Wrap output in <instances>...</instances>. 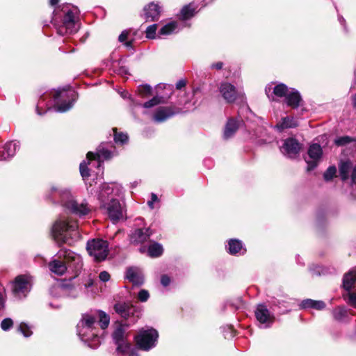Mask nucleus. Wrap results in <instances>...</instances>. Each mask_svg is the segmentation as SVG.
I'll list each match as a JSON object with an SVG mask.
<instances>
[{"label": "nucleus", "instance_id": "7ed1b4c3", "mask_svg": "<svg viewBox=\"0 0 356 356\" xmlns=\"http://www.w3.org/2000/svg\"><path fill=\"white\" fill-rule=\"evenodd\" d=\"M77 228L76 222L59 219L53 225L52 236L58 244L70 243V239L76 240L80 237Z\"/></svg>", "mask_w": 356, "mask_h": 356}, {"label": "nucleus", "instance_id": "473e14b6", "mask_svg": "<svg viewBox=\"0 0 356 356\" xmlns=\"http://www.w3.org/2000/svg\"><path fill=\"white\" fill-rule=\"evenodd\" d=\"M195 8L191 4L185 6L181 10L180 16L182 19H188L192 17L195 13Z\"/></svg>", "mask_w": 356, "mask_h": 356}, {"label": "nucleus", "instance_id": "f704fd0d", "mask_svg": "<svg viewBox=\"0 0 356 356\" xmlns=\"http://www.w3.org/2000/svg\"><path fill=\"white\" fill-rule=\"evenodd\" d=\"M165 102L164 98L163 97L156 96L154 97L152 99L146 102L143 104V107L146 108H152L158 104H163Z\"/></svg>", "mask_w": 356, "mask_h": 356}, {"label": "nucleus", "instance_id": "bb28decb", "mask_svg": "<svg viewBox=\"0 0 356 356\" xmlns=\"http://www.w3.org/2000/svg\"><path fill=\"white\" fill-rule=\"evenodd\" d=\"M229 252L232 254H235L238 252L243 254L245 252V249L243 248L242 243L237 239H231L229 243Z\"/></svg>", "mask_w": 356, "mask_h": 356}, {"label": "nucleus", "instance_id": "423d86ee", "mask_svg": "<svg viewBox=\"0 0 356 356\" xmlns=\"http://www.w3.org/2000/svg\"><path fill=\"white\" fill-rule=\"evenodd\" d=\"M59 195L63 206L74 214L82 216L87 215L91 210L86 202H78L74 200L67 190L60 191Z\"/></svg>", "mask_w": 356, "mask_h": 356}, {"label": "nucleus", "instance_id": "4d7b16f0", "mask_svg": "<svg viewBox=\"0 0 356 356\" xmlns=\"http://www.w3.org/2000/svg\"><path fill=\"white\" fill-rule=\"evenodd\" d=\"M125 45H126L127 47H131V41H129V42H127L125 43Z\"/></svg>", "mask_w": 356, "mask_h": 356}, {"label": "nucleus", "instance_id": "5fc2aeb1", "mask_svg": "<svg viewBox=\"0 0 356 356\" xmlns=\"http://www.w3.org/2000/svg\"><path fill=\"white\" fill-rule=\"evenodd\" d=\"M270 90H271V88L270 86L266 87L265 89L266 93L268 96L269 98H270V96H269L268 93L270 92Z\"/></svg>", "mask_w": 356, "mask_h": 356}, {"label": "nucleus", "instance_id": "dca6fc26", "mask_svg": "<svg viewBox=\"0 0 356 356\" xmlns=\"http://www.w3.org/2000/svg\"><path fill=\"white\" fill-rule=\"evenodd\" d=\"M301 149L300 144L294 138H288L281 148L282 152L290 158L296 156Z\"/></svg>", "mask_w": 356, "mask_h": 356}, {"label": "nucleus", "instance_id": "6e6d98bb", "mask_svg": "<svg viewBox=\"0 0 356 356\" xmlns=\"http://www.w3.org/2000/svg\"><path fill=\"white\" fill-rule=\"evenodd\" d=\"M353 103L354 107L356 108V94L353 97Z\"/></svg>", "mask_w": 356, "mask_h": 356}, {"label": "nucleus", "instance_id": "c03bdc74", "mask_svg": "<svg viewBox=\"0 0 356 356\" xmlns=\"http://www.w3.org/2000/svg\"><path fill=\"white\" fill-rule=\"evenodd\" d=\"M99 277L102 282H107L110 279V275L106 271H102L99 273Z\"/></svg>", "mask_w": 356, "mask_h": 356}, {"label": "nucleus", "instance_id": "cd10ccee", "mask_svg": "<svg viewBox=\"0 0 356 356\" xmlns=\"http://www.w3.org/2000/svg\"><path fill=\"white\" fill-rule=\"evenodd\" d=\"M238 128V123L234 119H229L225 126L224 131V137L225 138H230Z\"/></svg>", "mask_w": 356, "mask_h": 356}, {"label": "nucleus", "instance_id": "2f4dec72", "mask_svg": "<svg viewBox=\"0 0 356 356\" xmlns=\"http://www.w3.org/2000/svg\"><path fill=\"white\" fill-rule=\"evenodd\" d=\"M290 88H289L284 83H280L275 86L273 88V94L278 97H285L288 94Z\"/></svg>", "mask_w": 356, "mask_h": 356}, {"label": "nucleus", "instance_id": "9d476101", "mask_svg": "<svg viewBox=\"0 0 356 356\" xmlns=\"http://www.w3.org/2000/svg\"><path fill=\"white\" fill-rule=\"evenodd\" d=\"M108 248V243L102 239H92L87 243V250L96 261H102L106 258Z\"/></svg>", "mask_w": 356, "mask_h": 356}, {"label": "nucleus", "instance_id": "603ef678", "mask_svg": "<svg viewBox=\"0 0 356 356\" xmlns=\"http://www.w3.org/2000/svg\"><path fill=\"white\" fill-rule=\"evenodd\" d=\"M3 307H4V298H3L2 293L0 292V311L3 308Z\"/></svg>", "mask_w": 356, "mask_h": 356}, {"label": "nucleus", "instance_id": "864d4df0", "mask_svg": "<svg viewBox=\"0 0 356 356\" xmlns=\"http://www.w3.org/2000/svg\"><path fill=\"white\" fill-rule=\"evenodd\" d=\"M59 0H50V4L51 6H55L58 3Z\"/></svg>", "mask_w": 356, "mask_h": 356}, {"label": "nucleus", "instance_id": "bf43d9fd", "mask_svg": "<svg viewBox=\"0 0 356 356\" xmlns=\"http://www.w3.org/2000/svg\"><path fill=\"white\" fill-rule=\"evenodd\" d=\"M339 20L341 22L342 21H343V19L342 17H339Z\"/></svg>", "mask_w": 356, "mask_h": 356}, {"label": "nucleus", "instance_id": "1a4fd4ad", "mask_svg": "<svg viewBox=\"0 0 356 356\" xmlns=\"http://www.w3.org/2000/svg\"><path fill=\"white\" fill-rule=\"evenodd\" d=\"M159 334L156 330L149 328L141 330L135 337L138 346L144 350H149L156 346Z\"/></svg>", "mask_w": 356, "mask_h": 356}, {"label": "nucleus", "instance_id": "f03ea898", "mask_svg": "<svg viewBox=\"0 0 356 356\" xmlns=\"http://www.w3.org/2000/svg\"><path fill=\"white\" fill-rule=\"evenodd\" d=\"M58 259H53L49 264L50 271L57 275H63L67 270L66 263L69 268L78 271L82 267V259L79 254L67 250L61 249L58 252Z\"/></svg>", "mask_w": 356, "mask_h": 356}, {"label": "nucleus", "instance_id": "c85d7f7f", "mask_svg": "<svg viewBox=\"0 0 356 356\" xmlns=\"http://www.w3.org/2000/svg\"><path fill=\"white\" fill-rule=\"evenodd\" d=\"M178 31L177 23L170 22L163 26L159 32V35H168Z\"/></svg>", "mask_w": 356, "mask_h": 356}, {"label": "nucleus", "instance_id": "f257e3e1", "mask_svg": "<svg viewBox=\"0 0 356 356\" xmlns=\"http://www.w3.org/2000/svg\"><path fill=\"white\" fill-rule=\"evenodd\" d=\"M114 184H104L99 194V199L102 202L104 208L106 210L109 218L116 222L123 219L124 211L118 200L114 198L117 195L118 189L114 188Z\"/></svg>", "mask_w": 356, "mask_h": 356}, {"label": "nucleus", "instance_id": "a19ab883", "mask_svg": "<svg viewBox=\"0 0 356 356\" xmlns=\"http://www.w3.org/2000/svg\"><path fill=\"white\" fill-rule=\"evenodd\" d=\"M13 321L10 318H6L3 319L1 323V328L3 331L8 330L10 328H11L13 327Z\"/></svg>", "mask_w": 356, "mask_h": 356}, {"label": "nucleus", "instance_id": "5701e85b", "mask_svg": "<svg viewBox=\"0 0 356 356\" xmlns=\"http://www.w3.org/2000/svg\"><path fill=\"white\" fill-rule=\"evenodd\" d=\"M285 101L289 106L295 108L299 106L300 102H301V97L296 90L290 88V90L285 97Z\"/></svg>", "mask_w": 356, "mask_h": 356}, {"label": "nucleus", "instance_id": "7c9ffc66", "mask_svg": "<svg viewBox=\"0 0 356 356\" xmlns=\"http://www.w3.org/2000/svg\"><path fill=\"white\" fill-rule=\"evenodd\" d=\"M352 165L350 161L342 162L339 165V173L343 180H346L349 177V172Z\"/></svg>", "mask_w": 356, "mask_h": 356}, {"label": "nucleus", "instance_id": "6e6552de", "mask_svg": "<svg viewBox=\"0 0 356 356\" xmlns=\"http://www.w3.org/2000/svg\"><path fill=\"white\" fill-rule=\"evenodd\" d=\"M124 328L122 325H118L113 333V338L118 346V356H138L134 349L124 341Z\"/></svg>", "mask_w": 356, "mask_h": 356}, {"label": "nucleus", "instance_id": "8fccbe9b", "mask_svg": "<svg viewBox=\"0 0 356 356\" xmlns=\"http://www.w3.org/2000/svg\"><path fill=\"white\" fill-rule=\"evenodd\" d=\"M351 182L353 184H356V166L353 168L351 175Z\"/></svg>", "mask_w": 356, "mask_h": 356}, {"label": "nucleus", "instance_id": "f8f14e48", "mask_svg": "<svg viewBox=\"0 0 356 356\" xmlns=\"http://www.w3.org/2000/svg\"><path fill=\"white\" fill-rule=\"evenodd\" d=\"M343 287L348 292V303L356 308V268L344 275Z\"/></svg>", "mask_w": 356, "mask_h": 356}, {"label": "nucleus", "instance_id": "13d9d810", "mask_svg": "<svg viewBox=\"0 0 356 356\" xmlns=\"http://www.w3.org/2000/svg\"><path fill=\"white\" fill-rule=\"evenodd\" d=\"M145 251V249L143 248H140V252H143Z\"/></svg>", "mask_w": 356, "mask_h": 356}, {"label": "nucleus", "instance_id": "ea45409f", "mask_svg": "<svg viewBox=\"0 0 356 356\" xmlns=\"http://www.w3.org/2000/svg\"><path fill=\"white\" fill-rule=\"evenodd\" d=\"M337 172V169L334 166H331L324 173V179L327 181L332 179Z\"/></svg>", "mask_w": 356, "mask_h": 356}, {"label": "nucleus", "instance_id": "58836bf2", "mask_svg": "<svg viewBox=\"0 0 356 356\" xmlns=\"http://www.w3.org/2000/svg\"><path fill=\"white\" fill-rule=\"evenodd\" d=\"M152 88L149 86L145 85L140 86L138 88V92L142 97H146L151 95Z\"/></svg>", "mask_w": 356, "mask_h": 356}, {"label": "nucleus", "instance_id": "a878e982", "mask_svg": "<svg viewBox=\"0 0 356 356\" xmlns=\"http://www.w3.org/2000/svg\"><path fill=\"white\" fill-rule=\"evenodd\" d=\"M298 126V122L293 118L286 117L283 118L280 122H279L275 127L282 131L284 129L293 128Z\"/></svg>", "mask_w": 356, "mask_h": 356}, {"label": "nucleus", "instance_id": "ddd939ff", "mask_svg": "<svg viewBox=\"0 0 356 356\" xmlns=\"http://www.w3.org/2000/svg\"><path fill=\"white\" fill-rule=\"evenodd\" d=\"M76 14V11L72 10L65 12L62 25L58 29V33L60 35L72 34L79 30Z\"/></svg>", "mask_w": 356, "mask_h": 356}, {"label": "nucleus", "instance_id": "6ab92c4d", "mask_svg": "<svg viewBox=\"0 0 356 356\" xmlns=\"http://www.w3.org/2000/svg\"><path fill=\"white\" fill-rule=\"evenodd\" d=\"M161 13V7L154 3H150L144 8V15L146 21H156Z\"/></svg>", "mask_w": 356, "mask_h": 356}, {"label": "nucleus", "instance_id": "4be33fe9", "mask_svg": "<svg viewBox=\"0 0 356 356\" xmlns=\"http://www.w3.org/2000/svg\"><path fill=\"white\" fill-rule=\"evenodd\" d=\"M18 147L19 145L17 142L7 143L3 147V150L0 152V161H4L13 156Z\"/></svg>", "mask_w": 356, "mask_h": 356}, {"label": "nucleus", "instance_id": "b1692460", "mask_svg": "<svg viewBox=\"0 0 356 356\" xmlns=\"http://www.w3.org/2000/svg\"><path fill=\"white\" fill-rule=\"evenodd\" d=\"M175 112L170 107H160L154 115V120L161 122L172 117Z\"/></svg>", "mask_w": 356, "mask_h": 356}, {"label": "nucleus", "instance_id": "39448f33", "mask_svg": "<svg viewBox=\"0 0 356 356\" xmlns=\"http://www.w3.org/2000/svg\"><path fill=\"white\" fill-rule=\"evenodd\" d=\"M55 105L54 109L57 112L64 113L70 110L76 99V93L67 86L63 89H58L54 95Z\"/></svg>", "mask_w": 356, "mask_h": 356}, {"label": "nucleus", "instance_id": "393cba45", "mask_svg": "<svg viewBox=\"0 0 356 356\" xmlns=\"http://www.w3.org/2000/svg\"><path fill=\"white\" fill-rule=\"evenodd\" d=\"M300 307L304 309L313 308L317 310H322L325 307V304L321 300L307 299L302 301Z\"/></svg>", "mask_w": 356, "mask_h": 356}, {"label": "nucleus", "instance_id": "de8ad7c7", "mask_svg": "<svg viewBox=\"0 0 356 356\" xmlns=\"http://www.w3.org/2000/svg\"><path fill=\"white\" fill-rule=\"evenodd\" d=\"M129 32L127 31H123L121 34L119 35V41L122 42L125 41V40L128 37Z\"/></svg>", "mask_w": 356, "mask_h": 356}, {"label": "nucleus", "instance_id": "20e7f679", "mask_svg": "<svg viewBox=\"0 0 356 356\" xmlns=\"http://www.w3.org/2000/svg\"><path fill=\"white\" fill-rule=\"evenodd\" d=\"M95 318L89 314H85L77 325V333L83 341H94V343H89L92 348H96L100 343L97 337V329L95 327Z\"/></svg>", "mask_w": 356, "mask_h": 356}, {"label": "nucleus", "instance_id": "9b49d317", "mask_svg": "<svg viewBox=\"0 0 356 356\" xmlns=\"http://www.w3.org/2000/svg\"><path fill=\"white\" fill-rule=\"evenodd\" d=\"M32 280V277L29 275L17 276L12 284L14 296L17 298L26 297L31 289Z\"/></svg>", "mask_w": 356, "mask_h": 356}, {"label": "nucleus", "instance_id": "0eeeda50", "mask_svg": "<svg viewBox=\"0 0 356 356\" xmlns=\"http://www.w3.org/2000/svg\"><path fill=\"white\" fill-rule=\"evenodd\" d=\"M111 157V152L107 149H105L104 147L99 146L97 149L96 154H93L91 152H89L87 154V160L88 163L86 161H83L80 164V173L83 179H86L89 177L90 174L88 172V169L87 168L88 164H90L92 161H97V167L99 168L101 166V163L102 160L108 159Z\"/></svg>", "mask_w": 356, "mask_h": 356}, {"label": "nucleus", "instance_id": "37998d69", "mask_svg": "<svg viewBox=\"0 0 356 356\" xmlns=\"http://www.w3.org/2000/svg\"><path fill=\"white\" fill-rule=\"evenodd\" d=\"M149 297V294L147 291L145 289H142L139 291L138 298L140 301L141 302H145L148 300Z\"/></svg>", "mask_w": 356, "mask_h": 356}, {"label": "nucleus", "instance_id": "4c0bfd02", "mask_svg": "<svg viewBox=\"0 0 356 356\" xmlns=\"http://www.w3.org/2000/svg\"><path fill=\"white\" fill-rule=\"evenodd\" d=\"M157 30V24L149 26L146 29V37L149 39L155 38L156 31Z\"/></svg>", "mask_w": 356, "mask_h": 356}, {"label": "nucleus", "instance_id": "a211bd4d", "mask_svg": "<svg viewBox=\"0 0 356 356\" xmlns=\"http://www.w3.org/2000/svg\"><path fill=\"white\" fill-rule=\"evenodd\" d=\"M255 316L260 323L266 324L265 327H268L274 321L273 315L263 305H258L255 311Z\"/></svg>", "mask_w": 356, "mask_h": 356}, {"label": "nucleus", "instance_id": "e433bc0d", "mask_svg": "<svg viewBox=\"0 0 356 356\" xmlns=\"http://www.w3.org/2000/svg\"><path fill=\"white\" fill-rule=\"evenodd\" d=\"M18 330L25 337H29L32 334V331L31 330V327L28 326L27 324L24 323H20Z\"/></svg>", "mask_w": 356, "mask_h": 356}, {"label": "nucleus", "instance_id": "f3484780", "mask_svg": "<svg viewBox=\"0 0 356 356\" xmlns=\"http://www.w3.org/2000/svg\"><path fill=\"white\" fill-rule=\"evenodd\" d=\"M219 91L224 99L228 103L234 102L238 96L235 86L227 82L220 84Z\"/></svg>", "mask_w": 356, "mask_h": 356}, {"label": "nucleus", "instance_id": "3c124183", "mask_svg": "<svg viewBox=\"0 0 356 356\" xmlns=\"http://www.w3.org/2000/svg\"><path fill=\"white\" fill-rule=\"evenodd\" d=\"M223 66V63L222 62H218L211 65L212 68H216L217 70H220Z\"/></svg>", "mask_w": 356, "mask_h": 356}, {"label": "nucleus", "instance_id": "2eb2a0df", "mask_svg": "<svg viewBox=\"0 0 356 356\" xmlns=\"http://www.w3.org/2000/svg\"><path fill=\"white\" fill-rule=\"evenodd\" d=\"M322 153V149L319 145L313 144L309 147L308 149L309 159H306L307 170H312L317 165Z\"/></svg>", "mask_w": 356, "mask_h": 356}, {"label": "nucleus", "instance_id": "09e8293b", "mask_svg": "<svg viewBox=\"0 0 356 356\" xmlns=\"http://www.w3.org/2000/svg\"><path fill=\"white\" fill-rule=\"evenodd\" d=\"M185 86H186V81L179 80L176 84V88L177 89H181V88H184Z\"/></svg>", "mask_w": 356, "mask_h": 356}, {"label": "nucleus", "instance_id": "49530a36", "mask_svg": "<svg viewBox=\"0 0 356 356\" xmlns=\"http://www.w3.org/2000/svg\"><path fill=\"white\" fill-rule=\"evenodd\" d=\"M157 201H158V197H157L156 195L154 193H152V199L150 201L148 202L149 207L151 209H153L154 208V207H153L154 202H157Z\"/></svg>", "mask_w": 356, "mask_h": 356}, {"label": "nucleus", "instance_id": "a18cd8bd", "mask_svg": "<svg viewBox=\"0 0 356 356\" xmlns=\"http://www.w3.org/2000/svg\"><path fill=\"white\" fill-rule=\"evenodd\" d=\"M161 282L163 286H167L168 285H169L170 282V279L167 275H163L161 279Z\"/></svg>", "mask_w": 356, "mask_h": 356}, {"label": "nucleus", "instance_id": "c9c22d12", "mask_svg": "<svg viewBox=\"0 0 356 356\" xmlns=\"http://www.w3.org/2000/svg\"><path fill=\"white\" fill-rule=\"evenodd\" d=\"M114 132V140L116 143L124 144L128 141V136L124 133H118L117 129H113Z\"/></svg>", "mask_w": 356, "mask_h": 356}, {"label": "nucleus", "instance_id": "c756f323", "mask_svg": "<svg viewBox=\"0 0 356 356\" xmlns=\"http://www.w3.org/2000/svg\"><path fill=\"white\" fill-rule=\"evenodd\" d=\"M163 247L158 243L151 244L148 248V255L151 257H157L162 254Z\"/></svg>", "mask_w": 356, "mask_h": 356}, {"label": "nucleus", "instance_id": "aec40b11", "mask_svg": "<svg viewBox=\"0 0 356 356\" xmlns=\"http://www.w3.org/2000/svg\"><path fill=\"white\" fill-rule=\"evenodd\" d=\"M152 232L149 229H137L131 235V241L134 243H143L151 236Z\"/></svg>", "mask_w": 356, "mask_h": 356}, {"label": "nucleus", "instance_id": "72a5a7b5", "mask_svg": "<svg viewBox=\"0 0 356 356\" xmlns=\"http://www.w3.org/2000/svg\"><path fill=\"white\" fill-rule=\"evenodd\" d=\"M99 323L102 329H106L110 323V317L103 311H98Z\"/></svg>", "mask_w": 356, "mask_h": 356}, {"label": "nucleus", "instance_id": "412c9836", "mask_svg": "<svg viewBox=\"0 0 356 356\" xmlns=\"http://www.w3.org/2000/svg\"><path fill=\"white\" fill-rule=\"evenodd\" d=\"M126 278L134 285H141L143 283V275L140 269L131 267L127 269Z\"/></svg>", "mask_w": 356, "mask_h": 356}, {"label": "nucleus", "instance_id": "4468645a", "mask_svg": "<svg viewBox=\"0 0 356 356\" xmlns=\"http://www.w3.org/2000/svg\"><path fill=\"white\" fill-rule=\"evenodd\" d=\"M114 309L117 314L125 319H130L135 323L140 316V309L129 303H117L114 305Z\"/></svg>", "mask_w": 356, "mask_h": 356}, {"label": "nucleus", "instance_id": "79ce46f5", "mask_svg": "<svg viewBox=\"0 0 356 356\" xmlns=\"http://www.w3.org/2000/svg\"><path fill=\"white\" fill-rule=\"evenodd\" d=\"M352 141L349 136H341L334 140V143L338 146L345 145Z\"/></svg>", "mask_w": 356, "mask_h": 356}]
</instances>
